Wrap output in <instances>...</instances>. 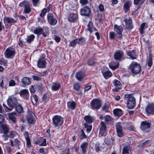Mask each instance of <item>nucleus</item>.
Wrapping results in <instances>:
<instances>
[{
	"label": "nucleus",
	"mask_w": 154,
	"mask_h": 154,
	"mask_svg": "<svg viewBox=\"0 0 154 154\" xmlns=\"http://www.w3.org/2000/svg\"><path fill=\"white\" fill-rule=\"evenodd\" d=\"M53 124L57 129L59 128L63 123V118L60 116H55L52 118Z\"/></svg>",
	"instance_id": "nucleus-1"
},
{
	"label": "nucleus",
	"mask_w": 154,
	"mask_h": 154,
	"mask_svg": "<svg viewBox=\"0 0 154 154\" xmlns=\"http://www.w3.org/2000/svg\"><path fill=\"white\" fill-rule=\"evenodd\" d=\"M19 6L24 8L23 11L24 14H29L31 11V8L30 7V3L27 0H24L21 2L19 4Z\"/></svg>",
	"instance_id": "nucleus-2"
},
{
	"label": "nucleus",
	"mask_w": 154,
	"mask_h": 154,
	"mask_svg": "<svg viewBox=\"0 0 154 154\" xmlns=\"http://www.w3.org/2000/svg\"><path fill=\"white\" fill-rule=\"evenodd\" d=\"M32 32L35 34L40 35L41 34L44 37L47 36V34L48 32V28L47 27H43L42 28L41 27L36 28L33 29H32Z\"/></svg>",
	"instance_id": "nucleus-3"
},
{
	"label": "nucleus",
	"mask_w": 154,
	"mask_h": 154,
	"mask_svg": "<svg viewBox=\"0 0 154 154\" xmlns=\"http://www.w3.org/2000/svg\"><path fill=\"white\" fill-rule=\"evenodd\" d=\"M129 69L132 73L136 74L140 72L141 66L137 62L133 61L130 64Z\"/></svg>",
	"instance_id": "nucleus-4"
},
{
	"label": "nucleus",
	"mask_w": 154,
	"mask_h": 154,
	"mask_svg": "<svg viewBox=\"0 0 154 154\" xmlns=\"http://www.w3.org/2000/svg\"><path fill=\"white\" fill-rule=\"evenodd\" d=\"M125 98H128L127 106L129 109H133L135 106V101L134 98L129 94H126L125 95Z\"/></svg>",
	"instance_id": "nucleus-5"
},
{
	"label": "nucleus",
	"mask_w": 154,
	"mask_h": 154,
	"mask_svg": "<svg viewBox=\"0 0 154 154\" xmlns=\"http://www.w3.org/2000/svg\"><path fill=\"white\" fill-rule=\"evenodd\" d=\"M18 99L14 96H9L7 100L8 106L14 108L17 103Z\"/></svg>",
	"instance_id": "nucleus-6"
},
{
	"label": "nucleus",
	"mask_w": 154,
	"mask_h": 154,
	"mask_svg": "<svg viewBox=\"0 0 154 154\" xmlns=\"http://www.w3.org/2000/svg\"><path fill=\"white\" fill-rule=\"evenodd\" d=\"M15 53V49L14 48L9 47L6 49L4 52L5 57L7 59L12 58L14 57Z\"/></svg>",
	"instance_id": "nucleus-7"
},
{
	"label": "nucleus",
	"mask_w": 154,
	"mask_h": 154,
	"mask_svg": "<svg viewBox=\"0 0 154 154\" xmlns=\"http://www.w3.org/2000/svg\"><path fill=\"white\" fill-rule=\"evenodd\" d=\"M90 105L92 109H99L101 106V101L96 99H93L91 102Z\"/></svg>",
	"instance_id": "nucleus-8"
},
{
	"label": "nucleus",
	"mask_w": 154,
	"mask_h": 154,
	"mask_svg": "<svg viewBox=\"0 0 154 154\" xmlns=\"http://www.w3.org/2000/svg\"><path fill=\"white\" fill-rule=\"evenodd\" d=\"M150 124L146 121H143L141 123L140 128L145 133L148 132L150 130Z\"/></svg>",
	"instance_id": "nucleus-9"
},
{
	"label": "nucleus",
	"mask_w": 154,
	"mask_h": 154,
	"mask_svg": "<svg viewBox=\"0 0 154 154\" xmlns=\"http://www.w3.org/2000/svg\"><path fill=\"white\" fill-rule=\"evenodd\" d=\"M114 29L118 35V37L121 38L122 36V32L123 30V28L121 26H118L117 24H115L114 27Z\"/></svg>",
	"instance_id": "nucleus-10"
},
{
	"label": "nucleus",
	"mask_w": 154,
	"mask_h": 154,
	"mask_svg": "<svg viewBox=\"0 0 154 154\" xmlns=\"http://www.w3.org/2000/svg\"><path fill=\"white\" fill-rule=\"evenodd\" d=\"M100 131L99 136L102 137L105 135L106 133V127L105 122H101V124L100 126Z\"/></svg>",
	"instance_id": "nucleus-11"
},
{
	"label": "nucleus",
	"mask_w": 154,
	"mask_h": 154,
	"mask_svg": "<svg viewBox=\"0 0 154 154\" xmlns=\"http://www.w3.org/2000/svg\"><path fill=\"white\" fill-rule=\"evenodd\" d=\"M124 21L125 23V26L128 29H131L133 28L132 19L131 17H128L125 18Z\"/></svg>",
	"instance_id": "nucleus-12"
},
{
	"label": "nucleus",
	"mask_w": 154,
	"mask_h": 154,
	"mask_svg": "<svg viewBox=\"0 0 154 154\" xmlns=\"http://www.w3.org/2000/svg\"><path fill=\"white\" fill-rule=\"evenodd\" d=\"M124 56V52L120 50L116 51L114 55V59L116 60L123 59Z\"/></svg>",
	"instance_id": "nucleus-13"
},
{
	"label": "nucleus",
	"mask_w": 154,
	"mask_h": 154,
	"mask_svg": "<svg viewBox=\"0 0 154 154\" xmlns=\"http://www.w3.org/2000/svg\"><path fill=\"white\" fill-rule=\"evenodd\" d=\"M116 128L118 136L119 137H122L123 136L122 132L123 128L121 125V123L120 122L117 123Z\"/></svg>",
	"instance_id": "nucleus-14"
},
{
	"label": "nucleus",
	"mask_w": 154,
	"mask_h": 154,
	"mask_svg": "<svg viewBox=\"0 0 154 154\" xmlns=\"http://www.w3.org/2000/svg\"><path fill=\"white\" fill-rule=\"evenodd\" d=\"M20 96L26 100L29 99V93L28 90L27 89H23L20 92Z\"/></svg>",
	"instance_id": "nucleus-15"
},
{
	"label": "nucleus",
	"mask_w": 154,
	"mask_h": 154,
	"mask_svg": "<svg viewBox=\"0 0 154 154\" xmlns=\"http://www.w3.org/2000/svg\"><path fill=\"white\" fill-rule=\"evenodd\" d=\"M48 19L49 23L52 26L54 25L57 22V20L54 17L52 14L48 15Z\"/></svg>",
	"instance_id": "nucleus-16"
},
{
	"label": "nucleus",
	"mask_w": 154,
	"mask_h": 154,
	"mask_svg": "<svg viewBox=\"0 0 154 154\" xmlns=\"http://www.w3.org/2000/svg\"><path fill=\"white\" fill-rule=\"evenodd\" d=\"M8 118L12 122L14 123H16L17 122V118L16 116L17 113L15 112H11L7 113Z\"/></svg>",
	"instance_id": "nucleus-17"
},
{
	"label": "nucleus",
	"mask_w": 154,
	"mask_h": 154,
	"mask_svg": "<svg viewBox=\"0 0 154 154\" xmlns=\"http://www.w3.org/2000/svg\"><path fill=\"white\" fill-rule=\"evenodd\" d=\"M46 61L44 58H40L38 60L37 65L38 67L40 68H44L45 67Z\"/></svg>",
	"instance_id": "nucleus-18"
},
{
	"label": "nucleus",
	"mask_w": 154,
	"mask_h": 154,
	"mask_svg": "<svg viewBox=\"0 0 154 154\" xmlns=\"http://www.w3.org/2000/svg\"><path fill=\"white\" fill-rule=\"evenodd\" d=\"M90 12V8L88 7H85L82 9L80 11V14L82 15L88 16Z\"/></svg>",
	"instance_id": "nucleus-19"
},
{
	"label": "nucleus",
	"mask_w": 154,
	"mask_h": 154,
	"mask_svg": "<svg viewBox=\"0 0 154 154\" xmlns=\"http://www.w3.org/2000/svg\"><path fill=\"white\" fill-rule=\"evenodd\" d=\"M78 18V16L76 14L74 13H69L68 17V19L70 22H73L75 21Z\"/></svg>",
	"instance_id": "nucleus-20"
},
{
	"label": "nucleus",
	"mask_w": 154,
	"mask_h": 154,
	"mask_svg": "<svg viewBox=\"0 0 154 154\" xmlns=\"http://www.w3.org/2000/svg\"><path fill=\"white\" fill-rule=\"evenodd\" d=\"M95 119L94 116L90 115L85 116L84 117V119L86 122L88 124H90L93 122Z\"/></svg>",
	"instance_id": "nucleus-21"
},
{
	"label": "nucleus",
	"mask_w": 154,
	"mask_h": 154,
	"mask_svg": "<svg viewBox=\"0 0 154 154\" xmlns=\"http://www.w3.org/2000/svg\"><path fill=\"white\" fill-rule=\"evenodd\" d=\"M34 115L33 113H31L29 114L27 119L28 122L29 124H34L35 123V120Z\"/></svg>",
	"instance_id": "nucleus-22"
},
{
	"label": "nucleus",
	"mask_w": 154,
	"mask_h": 154,
	"mask_svg": "<svg viewBox=\"0 0 154 154\" xmlns=\"http://www.w3.org/2000/svg\"><path fill=\"white\" fill-rule=\"evenodd\" d=\"M146 112L148 114H153L154 112V106L152 104H149L146 109Z\"/></svg>",
	"instance_id": "nucleus-23"
},
{
	"label": "nucleus",
	"mask_w": 154,
	"mask_h": 154,
	"mask_svg": "<svg viewBox=\"0 0 154 154\" xmlns=\"http://www.w3.org/2000/svg\"><path fill=\"white\" fill-rule=\"evenodd\" d=\"M127 55L129 57V58L132 60L136 59L137 55L134 51H130L127 52Z\"/></svg>",
	"instance_id": "nucleus-24"
},
{
	"label": "nucleus",
	"mask_w": 154,
	"mask_h": 154,
	"mask_svg": "<svg viewBox=\"0 0 154 154\" xmlns=\"http://www.w3.org/2000/svg\"><path fill=\"white\" fill-rule=\"evenodd\" d=\"M131 5V3L130 1H128L125 3L123 5V8L125 13H127L129 10Z\"/></svg>",
	"instance_id": "nucleus-25"
},
{
	"label": "nucleus",
	"mask_w": 154,
	"mask_h": 154,
	"mask_svg": "<svg viewBox=\"0 0 154 154\" xmlns=\"http://www.w3.org/2000/svg\"><path fill=\"white\" fill-rule=\"evenodd\" d=\"M76 78L79 81H82L85 76L84 73L82 72H79L75 75Z\"/></svg>",
	"instance_id": "nucleus-26"
},
{
	"label": "nucleus",
	"mask_w": 154,
	"mask_h": 154,
	"mask_svg": "<svg viewBox=\"0 0 154 154\" xmlns=\"http://www.w3.org/2000/svg\"><path fill=\"white\" fill-rule=\"evenodd\" d=\"M22 86L25 87L26 85H28L30 83V79L28 78L25 77L21 80Z\"/></svg>",
	"instance_id": "nucleus-27"
},
{
	"label": "nucleus",
	"mask_w": 154,
	"mask_h": 154,
	"mask_svg": "<svg viewBox=\"0 0 154 154\" xmlns=\"http://www.w3.org/2000/svg\"><path fill=\"white\" fill-rule=\"evenodd\" d=\"M131 150L130 146H125L123 149L122 154H129L131 152Z\"/></svg>",
	"instance_id": "nucleus-28"
},
{
	"label": "nucleus",
	"mask_w": 154,
	"mask_h": 154,
	"mask_svg": "<svg viewBox=\"0 0 154 154\" xmlns=\"http://www.w3.org/2000/svg\"><path fill=\"white\" fill-rule=\"evenodd\" d=\"M88 145V143L86 142H83L81 144L80 147L82 149V152L83 154H85L86 152Z\"/></svg>",
	"instance_id": "nucleus-29"
},
{
	"label": "nucleus",
	"mask_w": 154,
	"mask_h": 154,
	"mask_svg": "<svg viewBox=\"0 0 154 154\" xmlns=\"http://www.w3.org/2000/svg\"><path fill=\"white\" fill-rule=\"evenodd\" d=\"M60 88V85L59 83L54 82L52 84L51 89L53 91H56L59 90Z\"/></svg>",
	"instance_id": "nucleus-30"
},
{
	"label": "nucleus",
	"mask_w": 154,
	"mask_h": 154,
	"mask_svg": "<svg viewBox=\"0 0 154 154\" xmlns=\"http://www.w3.org/2000/svg\"><path fill=\"white\" fill-rule=\"evenodd\" d=\"M67 105L68 108L69 109L74 110L75 108L76 103L73 101H71L67 103Z\"/></svg>",
	"instance_id": "nucleus-31"
},
{
	"label": "nucleus",
	"mask_w": 154,
	"mask_h": 154,
	"mask_svg": "<svg viewBox=\"0 0 154 154\" xmlns=\"http://www.w3.org/2000/svg\"><path fill=\"white\" fill-rule=\"evenodd\" d=\"M4 21L9 24L17 22L13 18L10 17H5L4 18Z\"/></svg>",
	"instance_id": "nucleus-32"
},
{
	"label": "nucleus",
	"mask_w": 154,
	"mask_h": 154,
	"mask_svg": "<svg viewBox=\"0 0 154 154\" xmlns=\"http://www.w3.org/2000/svg\"><path fill=\"white\" fill-rule=\"evenodd\" d=\"M114 114L116 116L119 117L123 114V112L122 109H116L113 111Z\"/></svg>",
	"instance_id": "nucleus-33"
},
{
	"label": "nucleus",
	"mask_w": 154,
	"mask_h": 154,
	"mask_svg": "<svg viewBox=\"0 0 154 154\" xmlns=\"http://www.w3.org/2000/svg\"><path fill=\"white\" fill-rule=\"evenodd\" d=\"M39 141L40 143V146H46V140L45 138H44L42 137H40L38 138Z\"/></svg>",
	"instance_id": "nucleus-34"
},
{
	"label": "nucleus",
	"mask_w": 154,
	"mask_h": 154,
	"mask_svg": "<svg viewBox=\"0 0 154 154\" xmlns=\"http://www.w3.org/2000/svg\"><path fill=\"white\" fill-rule=\"evenodd\" d=\"M73 87L74 89L77 92L76 93L77 94H79L81 93V92L79 90L80 85L78 83H76L74 85Z\"/></svg>",
	"instance_id": "nucleus-35"
},
{
	"label": "nucleus",
	"mask_w": 154,
	"mask_h": 154,
	"mask_svg": "<svg viewBox=\"0 0 154 154\" xmlns=\"http://www.w3.org/2000/svg\"><path fill=\"white\" fill-rule=\"evenodd\" d=\"M103 74L106 79H107L112 76L111 72L109 71L103 72Z\"/></svg>",
	"instance_id": "nucleus-36"
},
{
	"label": "nucleus",
	"mask_w": 154,
	"mask_h": 154,
	"mask_svg": "<svg viewBox=\"0 0 154 154\" xmlns=\"http://www.w3.org/2000/svg\"><path fill=\"white\" fill-rule=\"evenodd\" d=\"M15 109L17 112L20 113L24 112L23 109L21 105H19L16 107Z\"/></svg>",
	"instance_id": "nucleus-37"
},
{
	"label": "nucleus",
	"mask_w": 154,
	"mask_h": 154,
	"mask_svg": "<svg viewBox=\"0 0 154 154\" xmlns=\"http://www.w3.org/2000/svg\"><path fill=\"white\" fill-rule=\"evenodd\" d=\"M35 38V36L33 35H28L26 38V41L28 43H30Z\"/></svg>",
	"instance_id": "nucleus-38"
},
{
	"label": "nucleus",
	"mask_w": 154,
	"mask_h": 154,
	"mask_svg": "<svg viewBox=\"0 0 154 154\" xmlns=\"http://www.w3.org/2000/svg\"><path fill=\"white\" fill-rule=\"evenodd\" d=\"M152 55L150 54L149 55L148 59V65L150 67L152 65Z\"/></svg>",
	"instance_id": "nucleus-39"
},
{
	"label": "nucleus",
	"mask_w": 154,
	"mask_h": 154,
	"mask_svg": "<svg viewBox=\"0 0 154 154\" xmlns=\"http://www.w3.org/2000/svg\"><path fill=\"white\" fill-rule=\"evenodd\" d=\"M80 137L81 139H82L85 138H87V136L85 134V133L83 130H81L79 132Z\"/></svg>",
	"instance_id": "nucleus-40"
},
{
	"label": "nucleus",
	"mask_w": 154,
	"mask_h": 154,
	"mask_svg": "<svg viewBox=\"0 0 154 154\" xmlns=\"http://www.w3.org/2000/svg\"><path fill=\"white\" fill-rule=\"evenodd\" d=\"M69 42H70V44H69V46L70 47H75L76 44L77 43V40H76V39L73 40L72 41H69Z\"/></svg>",
	"instance_id": "nucleus-41"
},
{
	"label": "nucleus",
	"mask_w": 154,
	"mask_h": 154,
	"mask_svg": "<svg viewBox=\"0 0 154 154\" xmlns=\"http://www.w3.org/2000/svg\"><path fill=\"white\" fill-rule=\"evenodd\" d=\"M85 128L86 129V131L88 133H89L91 131L92 126L91 125H88L87 123L84 124Z\"/></svg>",
	"instance_id": "nucleus-42"
},
{
	"label": "nucleus",
	"mask_w": 154,
	"mask_h": 154,
	"mask_svg": "<svg viewBox=\"0 0 154 154\" xmlns=\"http://www.w3.org/2000/svg\"><path fill=\"white\" fill-rule=\"evenodd\" d=\"M76 40L78 42H77L78 44L81 43L82 44L85 42L86 40L84 37H81L80 38L76 39Z\"/></svg>",
	"instance_id": "nucleus-43"
},
{
	"label": "nucleus",
	"mask_w": 154,
	"mask_h": 154,
	"mask_svg": "<svg viewBox=\"0 0 154 154\" xmlns=\"http://www.w3.org/2000/svg\"><path fill=\"white\" fill-rule=\"evenodd\" d=\"M95 60L94 59L92 58L88 60V61L87 64L89 66H92L94 64Z\"/></svg>",
	"instance_id": "nucleus-44"
},
{
	"label": "nucleus",
	"mask_w": 154,
	"mask_h": 154,
	"mask_svg": "<svg viewBox=\"0 0 154 154\" xmlns=\"http://www.w3.org/2000/svg\"><path fill=\"white\" fill-rule=\"evenodd\" d=\"M146 23H143L140 26L141 27L140 29V32L141 34H143V30L145 29V27L146 26Z\"/></svg>",
	"instance_id": "nucleus-45"
},
{
	"label": "nucleus",
	"mask_w": 154,
	"mask_h": 154,
	"mask_svg": "<svg viewBox=\"0 0 154 154\" xmlns=\"http://www.w3.org/2000/svg\"><path fill=\"white\" fill-rule=\"evenodd\" d=\"M2 127L4 131V133L7 134L8 132V126L6 125H2Z\"/></svg>",
	"instance_id": "nucleus-46"
},
{
	"label": "nucleus",
	"mask_w": 154,
	"mask_h": 154,
	"mask_svg": "<svg viewBox=\"0 0 154 154\" xmlns=\"http://www.w3.org/2000/svg\"><path fill=\"white\" fill-rule=\"evenodd\" d=\"M16 133L15 131H10L8 134V136L11 138H14L16 135Z\"/></svg>",
	"instance_id": "nucleus-47"
},
{
	"label": "nucleus",
	"mask_w": 154,
	"mask_h": 154,
	"mask_svg": "<svg viewBox=\"0 0 154 154\" xmlns=\"http://www.w3.org/2000/svg\"><path fill=\"white\" fill-rule=\"evenodd\" d=\"M26 146L27 148H30L32 147L30 138L26 139Z\"/></svg>",
	"instance_id": "nucleus-48"
},
{
	"label": "nucleus",
	"mask_w": 154,
	"mask_h": 154,
	"mask_svg": "<svg viewBox=\"0 0 154 154\" xmlns=\"http://www.w3.org/2000/svg\"><path fill=\"white\" fill-rule=\"evenodd\" d=\"M116 34L113 32H110L109 33V38L110 39H113L115 37Z\"/></svg>",
	"instance_id": "nucleus-49"
},
{
	"label": "nucleus",
	"mask_w": 154,
	"mask_h": 154,
	"mask_svg": "<svg viewBox=\"0 0 154 154\" xmlns=\"http://www.w3.org/2000/svg\"><path fill=\"white\" fill-rule=\"evenodd\" d=\"M104 119L105 122H108L112 120V118L108 115H106Z\"/></svg>",
	"instance_id": "nucleus-50"
},
{
	"label": "nucleus",
	"mask_w": 154,
	"mask_h": 154,
	"mask_svg": "<svg viewBox=\"0 0 154 154\" xmlns=\"http://www.w3.org/2000/svg\"><path fill=\"white\" fill-rule=\"evenodd\" d=\"M14 143L15 146H17L18 147V149H20L19 146L20 143V141L18 139H15L14 140Z\"/></svg>",
	"instance_id": "nucleus-51"
},
{
	"label": "nucleus",
	"mask_w": 154,
	"mask_h": 154,
	"mask_svg": "<svg viewBox=\"0 0 154 154\" xmlns=\"http://www.w3.org/2000/svg\"><path fill=\"white\" fill-rule=\"evenodd\" d=\"M79 2L82 5H83L87 4L88 1V0H80Z\"/></svg>",
	"instance_id": "nucleus-52"
},
{
	"label": "nucleus",
	"mask_w": 154,
	"mask_h": 154,
	"mask_svg": "<svg viewBox=\"0 0 154 154\" xmlns=\"http://www.w3.org/2000/svg\"><path fill=\"white\" fill-rule=\"evenodd\" d=\"M95 151L97 152H98L100 151V148L99 144L98 143H97L95 145Z\"/></svg>",
	"instance_id": "nucleus-53"
},
{
	"label": "nucleus",
	"mask_w": 154,
	"mask_h": 154,
	"mask_svg": "<svg viewBox=\"0 0 154 154\" xmlns=\"http://www.w3.org/2000/svg\"><path fill=\"white\" fill-rule=\"evenodd\" d=\"M39 0H32L33 5L34 6H38Z\"/></svg>",
	"instance_id": "nucleus-54"
},
{
	"label": "nucleus",
	"mask_w": 154,
	"mask_h": 154,
	"mask_svg": "<svg viewBox=\"0 0 154 154\" xmlns=\"http://www.w3.org/2000/svg\"><path fill=\"white\" fill-rule=\"evenodd\" d=\"M16 85V83L15 81L13 80H11L9 83V85L10 86H14Z\"/></svg>",
	"instance_id": "nucleus-55"
},
{
	"label": "nucleus",
	"mask_w": 154,
	"mask_h": 154,
	"mask_svg": "<svg viewBox=\"0 0 154 154\" xmlns=\"http://www.w3.org/2000/svg\"><path fill=\"white\" fill-rule=\"evenodd\" d=\"M113 83L114 85L115 86L119 85L120 84V82L116 79H115L113 81Z\"/></svg>",
	"instance_id": "nucleus-56"
},
{
	"label": "nucleus",
	"mask_w": 154,
	"mask_h": 154,
	"mask_svg": "<svg viewBox=\"0 0 154 154\" xmlns=\"http://www.w3.org/2000/svg\"><path fill=\"white\" fill-rule=\"evenodd\" d=\"M47 12V10L46 9V8L44 9L42 11L41 13L40 14V16L41 17H43L45 14Z\"/></svg>",
	"instance_id": "nucleus-57"
},
{
	"label": "nucleus",
	"mask_w": 154,
	"mask_h": 154,
	"mask_svg": "<svg viewBox=\"0 0 154 154\" xmlns=\"http://www.w3.org/2000/svg\"><path fill=\"white\" fill-rule=\"evenodd\" d=\"M24 136L26 139L29 138V134L28 132L25 131L24 132Z\"/></svg>",
	"instance_id": "nucleus-58"
},
{
	"label": "nucleus",
	"mask_w": 154,
	"mask_h": 154,
	"mask_svg": "<svg viewBox=\"0 0 154 154\" xmlns=\"http://www.w3.org/2000/svg\"><path fill=\"white\" fill-rule=\"evenodd\" d=\"M100 11L103 12L104 10V7L103 5L101 4H100L98 7Z\"/></svg>",
	"instance_id": "nucleus-59"
},
{
	"label": "nucleus",
	"mask_w": 154,
	"mask_h": 154,
	"mask_svg": "<svg viewBox=\"0 0 154 154\" xmlns=\"http://www.w3.org/2000/svg\"><path fill=\"white\" fill-rule=\"evenodd\" d=\"M32 77L34 80H36L37 81L41 80L42 79L41 78L35 75L32 76Z\"/></svg>",
	"instance_id": "nucleus-60"
},
{
	"label": "nucleus",
	"mask_w": 154,
	"mask_h": 154,
	"mask_svg": "<svg viewBox=\"0 0 154 154\" xmlns=\"http://www.w3.org/2000/svg\"><path fill=\"white\" fill-rule=\"evenodd\" d=\"M109 107L108 106H107L106 104H105L102 107V109L103 110L107 112L108 110Z\"/></svg>",
	"instance_id": "nucleus-61"
},
{
	"label": "nucleus",
	"mask_w": 154,
	"mask_h": 154,
	"mask_svg": "<svg viewBox=\"0 0 154 154\" xmlns=\"http://www.w3.org/2000/svg\"><path fill=\"white\" fill-rule=\"evenodd\" d=\"M18 44L20 47H22L23 45V42L20 40V38L19 39V41L18 42Z\"/></svg>",
	"instance_id": "nucleus-62"
},
{
	"label": "nucleus",
	"mask_w": 154,
	"mask_h": 154,
	"mask_svg": "<svg viewBox=\"0 0 154 154\" xmlns=\"http://www.w3.org/2000/svg\"><path fill=\"white\" fill-rule=\"evenodd\" d=\"M4 120V117L2 115L0 114V124L3 122Z\"/></svg>",
	"instance_id": "nucleus-63"
},
{
	"label": "nucleus",
	"mask_w": 154,
	"mask_h": 154,
	"mask_svg": "<svg viewBox=\"0 0 154 154\" xmlns=\"http://www.w3.org/2000/svg\"><path fill=\"white\" fill-rule=\"evenodd\" d=\"M2 137L3 138V139L5 140H8V136L6 134L4 133L2 135Z\"/></svg>",
	"instance_id": "nucleus-64"
}]
</instances>
